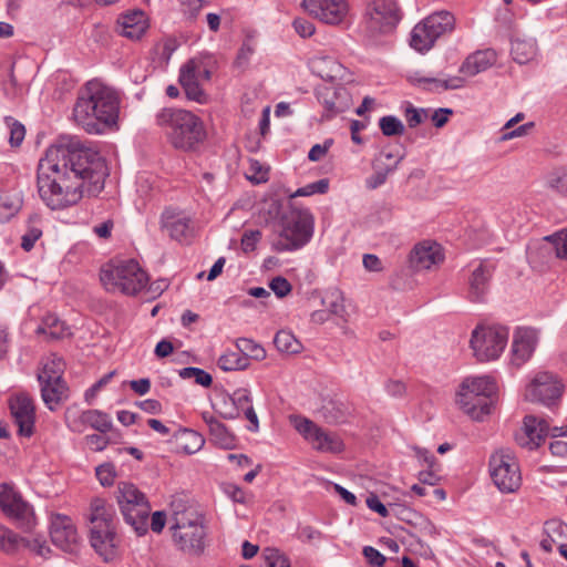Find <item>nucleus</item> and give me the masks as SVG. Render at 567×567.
Here are the masks:
<instances>
[{"mask_svg": "<svg viewBox=\"0 0 567 567\" xmlns=\"http://www.w3.org/2000/svg\"><path fill=\"white\" fill-rule=\"evenodd\" d=\"M107 174L105 159L94 147L80 142L51 145L39 161L38 195L51 210H65L85 195L97 196Z\"/></svg>", "mask_w": 567, "mask_h": 567, "instance_id": "nucleus-1", "label": "nucleus"}, {"mask_svg": "<svg viewBox=\"0 0 567 567\" xmlns=\"http://www.w3.org/2000/svg\"><path fill=\"white\" fill-rule=\"evenodd\" d=\"M120 96L115 90L99 80L89 81L73 109V118L91 134H102L117 124Z\"/></svg>", "mask_w": 567, "mask_h": 567, "instance_id": "nucleus-2", "label": "nucleus"}, {"mask_svg": "<svg viewBox=\"0 0 567 567\" xmlns=\"http://www.w3.org/2000/svg\"><path fill=\"white\" fill-rule=\"evenodd\" d=\"M155 122L176 150L194 151L206 138L203 121L187 110L164 107L156 113Z\"/></svg>", "mask_w": 567, "mask_h": 567, "instance_id": "nucleus-3", "label": "nucleus"}, {"mask_svg": "<svg viewBox=\"0 0 567 567\" xmlns=\"http://www.w3.org/2000/svg\"><path fill=\"white\" fill-rule=\"evenodd\" d=\"M496 60L497 55L494 50H478L470 54L461 64L458 71L462 75H446L441 73L439 76H426L416 72L412 76V81L424 90L435 93L458 90L465 85L466 78H472L486 71Z\"/></svg>", "mask_w": 567, "mask_h": 567, "instance_id": "nucleus-4", "label": "nucleus"}, {"mask_svg": "<svg viewBox=\"0 0 567 567\" xmlns=\"http://www.w3.org/2000/svg\"><path fill=\"white\" fill-rule=\"evenodd\" d=\"M315 218L307 208H291L281 217L280 229L272 243L277 252L295 251L306 246L313 236Z\"/></svg>", "mask_w": 567, "mask_h": 567, "instance_id": "nucleus-5", "label": "nucleus"}, {"mask_svg": "<svg viewBox=\"0 0 567 567\" xmlns=\"http://www.w3.org/2000/svg\"><path fill=\"white\" fill-rule=\"evenodd\" d=\"M100 280L109 292L134 296L146 287L148 276L137 261L131 259L104 265Z\"/></svg>", "mask_w": 567, "mask_h": 567, "instance_id": "nucleus-6", "label": "nucleus"}, {"mask_svg": "<svg viewBox=\"0 0 567 567\" xmlns=\"http://www.w3.org/2000/svg\"><path fill=\"white\" fill-rule=\"evenodd\" d=\"M217 66L216 56L209 52H200L181 66L178 82L188 100L199 104L208 102L203 84L210 81Z\"/></svg>", "mask_w": 567, "mask_h": 567, "instance_id": "nucleus-7", "label": "nucleus"}, {"mask_svg": "<svg viewBox=\"0 0 567 567\" xmlns=\"http://www.w3.org/2000/svg\"><path fill=\"white\" fill-rule=\"evenodd\" d=\"M115 497L124 522L137 536H144L148 530L151 513V505L145 494L133 483L120 482Z\"/></svg>", "mask_w": 567, "mask_h": 567, "instance_id": "nucleus-8", "label": "nucleus"}, {"mask_svg": "<svg viewBox=\"0 0 567 567\" xmlns=\"http://www.w3.org/2000/svg\"><path fill=\"white\" fill-rule=\"evenodd\" d=\"M172 520L171 529L177 548L188 555L202 554L206 537L202 517L193 509H185L175 512Z\"/></svg>", "mask_w": 567, "mask_h": 567, "instance_id": "nucleus-9", "label": "nucleus"}, {"mask_svg": "<svg viewBox=\"0 0 567 567\" xmlns=\"http://www.w3.org/2000/svg\"><path fill=\"white\" fill-rule=\"evenodd\" d=\"M488 472L501 493H515L522 485L520 466L515 453L509 449H499L492 453Z\"/></svg>", "mask_w": 567, "mask_h": 567, "instance_id": "nucleus-10", "label": "nucleus"}, {"mask_svg": "<svg viewBox=\"0 0 567 567\" xmlns=\"http://www.w3.org/2000/svg\"><path fill=\"white\" fill-rule=\"evenodd\" d=\"M64 367L60 357L52 355L44 360L38 372L41 398L51 411H54L68 398V386L62 378Z\"/></svg>", "mask_w": 567, "mask_h": 567, "instance_id": "nucleus-11", "label": "nucleus"}, {"mask_svg": "<svg viewBox=\"0 0 567 567\" xmlns=\"http://www.w3.org/2000/svg\"><path fill=\"white\" fill-rule=\"evenodd\" d=\"M509 331L503 326H477L471 334L470 347L481 362L497 360L508 342Z\"/></svg>", "mask_w": 567, "mask_h": 567, "instance_id": "nucleus-12", "label": "nucleus"}, {"mask_svg": "<svg viewBox=\"0 0 567 567\" xmlns=\"http://www.w3.org/2000/svg\"><path fill=\"white\" fill-rule=\"evenodd\" d=\"M289 422L312 450L330 454H338L344 450L343 441L338 434L324 430L312 420L292 414Z\"/></svg>", "mask_w": 567, "mask_h": 567, "instance_id": "nucleus-13", "label": "nucleus"}, {"mask_svg": "<svg viewBox=\"0 0 567 567\" xmlns=\"http://www.w3.org/2000/svg\"><path fill=\"white\" fill-rule=\"evenodd\" d=\"M402 18L396 0H370L364 13V23L371 34H389Z\"/></svg>", "mask_w": 567, "mask_h": 567, "instance_id": "nucleus-14", "label": "nucleus"}, {"mask_svg": "<svg viewBox=\"0 0 567 567\" xmlns=\"http://www.w3.org/2000/svg\"><path fill=\"white\" fill-rule=\"evenodd\" d=\"M563 384L557 377L547 371L537 372L526 385L524 396L527 401L551 405L559 399Z\"/></svg>", "mask_w": 567, "mask_h": 567, "instance_id": "nucleus-15", "label": "nucleus"}, {"mask_svg": "<svg viewBox=\"0 0 567 567\" xmlns=\"http://www.w3.org/2000/svg\"><path fill=\"white\" fill-rule=\"evenodd\" d=\"M316 97L323 107L322 117L330 120L340 113L349 110L351 105V95L341 84L327 82L316 89Z\"/></svg>", "mask_w": 567, "mask_h": 567, "instance_id": "nucleus-16", "label": "nucleus"}, {"mask_svg": "<svg viewBox=\"0 0 567 567\" xmlns=\"http://www.w3.org/2000/svg\"><path fill=\"white\" fill-rule=\"evenodd\" d=\"M540 339L536 328L519 327L513 334L511 363L517 368L525 364L534 354Z\"/></svg>", "mask_w": 567, "mask_h": 567, "instance_id": "nucleus-17", "label": "nucleus"}, {"mask_svg": "<svg viewBox=\"0 0 567 567\" xmlns=\"http://www.w3.org/2000/svg\"><path fill=\"white\" fill-rule=\"evenodd\" d=\"M302 8L326 24L341 23L349 11L347 0H302Z\"/></svg>", "mask_w": 567, "mask_h": 567, "instance_id": "nucleus-18", "label": "nucleus"}, {"mask_svg": "<svg viewBox=\"0 0 567 567\" xmlns=\"http://www.w3.org/2000/svg\"><path fill=\"white\" fill-rule=\"evenodd\" d=\"M50 536L52 543L68 553H74L79 545V534L72 519L62 514L51 517Z\"/></svg>", "mask_w": 567, "mask_h": 567, "instance_id": "nucleus-19", "label": "nucleus"}, {"mask_svg": "<svg viewBox=\"0 0 567 567\" xmlns=\"http://www.w3.org/2000/svg\"><path fill=\"white\" fill-rule=\"evenodd\" d=\"M0 507L9 517L18 520L21 525L31 526L33 509L12 487L1 486Z\"/></svg>", "mask_w": 567, "mask_h": 567, "instance_id": "nucleus-20", "label": "nucleus"}, {"mask_svg": "<svg viewBox=\"0 0 567 567\" xmlns=\"http://www.w3.org/2000/svg\"><path fill=\"white\" fill-rule=\"evenodd\" d=\"M161 228L177 241L187 240L193 234L190 216L175 207H167L161 215Z\"/></svg>", "mask_w": 567, "mask_h": 567, "instance_id": "nucleus-21", "label": "nucleus"}, {"mask_svg": "<svg viewBox=\"0 0 567 567\" xmlns=\"http://www.w3.org/2000/svg\"><path fill=\"white\" fill-rule=\"evenodd\" d=\"M10 411L18 432L23 436H31L34 429L35 411L32 399L20 393L10 399Z\"/></svg>", "mask_w": 567, "mask_h": 567, "instance_id": "nucleus-22", "label": "nucleus"}, {"mask_svg": "<svg viewBox=\"0 0 567 567\" xmlns=\"http://www.w3.org/2000/svg\"><path fill=\"white\" fill-rule=\"evenodd\" d=\"M90 543L105 561H111L118 555L120 538L114 526L90 528Z\"/></svg>", "mask_w": 567, "mask_h": 567, "instance_id": "nucleus-23", "label": "nucleus"}, {"mask_svg": "<svg viewBox=\"0 0 567 567\" xmlns=\"http://www.w3.org/2000/svg\"><path fill=\"white\" fill-rule=\"evenodd\" d=\"M494 267L488 261H478L471 265L468 277V297L472 301H483L489 289V280Z\"/></svg>", "mask_w": 567, "mask_h": 567, "instance_id": "nucleus-24", "label": "nucleus"}, {"mask_svg": "<svg viewBox=\"0 0 567 567\" xmlns=\"http://www.w3.org/2000/svg\"><path fill=\"white\" fill-rule=\"evenodd\" d=\"M444 259L440 244L424 240L414 246L411 251L410 261L416 270H429L441 264Z\"/></svg>", "mask_w": 567, "mask_h": 567, "instance_id": "nucleus-25", "label": "nucleus"}, {"mask_svg": "<svg viewBox=\"0 0 567 567\" xmlns=\"http://www.w3.org/2000/svg\"><path fill=\"white\" fill-rule=\"evenodd\" d=\"M551 427L545 419L535 415H527L524 419L523 434L517 437L518 444L528 449H537L547 435H550Z\"/></svg>", "mask_w": 567, "mask_h": 567, "instance_id": "nucleus-26", "label": "nucleus"}, {"mask_svg": "<svg viewBox=\"0 0 567 567\" xmlns=\"http://www.w3.org/2000/svg\"><path fill=\"white\" fill-rule=\"evenodd\" d=\"M148 27V19L142 10H132L121 14L116 23L118 34L133 41L140 40Z\"/></svg>", "mask_w": 567, "mask_h": 567, "instance_id": "nucleus-27", "label": "nucleus"}, {"mask_svg": "<svg viewBox=\"0 0 567 567\" xmlns=\"http://www.w3.org/2000/svg\"><path fill=\"white\" fill-rule=\"evenodd\" d=\"M456 404L465 414L475 421H482L492 411V399L478 396L474 393L465 399V396L461 395V386L456 393Z\"/></svg>", "mask_w": 567, "mask_h": 567, "instance_id": "nucleus-28", "label": "nucleus"}, {"mask_svg": "<svg viewBox=\"0 0 567 567\" xmlns=\"http://www.w3.org/2000/svg\"><path fill=\"white\" fill-rule=\"evenodd\" d=\"M309 66L316 75L332 82L341 78L343 66L333 56L317 54L309 60Z\"/></svg>", "mask_w": 567, "mask_h": 567, "instance_id": "nucleus-29", "label": "nucleus"}, {"mask_svg": "<svg viewBox=\"0 0 567 567\" xmlns=\"http://www.w3.org/2000/svg\"><path fill=\"white\" fill-rule=\"evenodd\" d=\"M461 395L468 398L473 393L478 396L492 399L496 392L495 381L487 375L470 377L461 383Z\"/></svg>", "mask_w": 567, "mask_h": 567, "instance_id": "nucleus-30", "label": "nucleus"}, {"mask_svg": "<svg viewBox=\"0 0 567 567\" xmlns=\"http://www.w3.org/2000/svg\"><path fill=\"white\" fill-rule=\"evenodd\" d=\"M113 509L107 505L105 499L96 497L91 501L87 514L91 528L113 526Z\"/></svg>", "mask_w": 567, "mask_h": 567, "instance_id": "nucleus-31", "label": "nucleus"}, {"mask_svg": "<svg viewBox=\"0 0 567 567\" xmlns=\"http://www.w3.org/2000/svg\"><path fill=\"white\" fill-rule=\"evenodd\" d=\"M538 44L534 38L516 37L512 40L511 53L515 62L526 64L538 55Z\"/></svg>", "mask_w": 567, "mask_h": 567, "instance_id": "nucleus-32", "label": "nucleus"}, {"mask_svg": "<svg viewBox=\"0 0 567 567\" xmlns=\"http://www.w3.org/2000/svg\"><path fill=\"white\" fill-rule=\"evenodd\" d=\"M429 29H432L431 38L436 40L454 29L455 19L449 11L435 12L424 19Z\"/></svg>", "mask_w": 567, "mask_h": 567, "instance_id": "nucleus-33", "label": "nucleus"}, {"mask_svg": "<svg viewBox=\"0 0 567 567\" xmlns=\"http://www.w3.org/2000/svg\"><path fill=\"white\" fill-rule=\"evenodd\" d=\"M210 434V440L214 444L225 450H230L235 446V437L228 432L226 426L214 419L213 416H204Z\"/></svg>", "mask_w": 567, "mask_h": 567, "instance_id": "nucleus-34", "label": "nucleus"}, {"mask_svg": "<svg viewBox=\"0 0 567 567\" xmlns=\"http://www.w3.org/2000/svg\"><path fill=\"white\" fill-rule=\"evenodd\" d=\"M224 401L234 405L229 410H221L220 414L225 419H236L243 410L251 406V396L247 389H237L231 395H224Z\"/></svg>", "mask_w": 567, "mask_h": 567, "instance_id": "nucleus-35", "label": "nucleus"}, {"mask_svg": "<svg viewBox=\"0 0 567 567\" xmlns=\"http://www.w3.org/2000/svg\"><path fill=\"white\" fill-rule=\"evenodd\" d=\"M432 29H429L423 20L417 23L411 32V47L419 52L429 51L435 43L436 38H431Z\"/></svg>", "mask_w": 567, "mask_h": 567, "instance_id": "nucleus-36", "label": "nucleus"}, {"mask_svg": "<svg viewBox=\"0 0 567 567\" xmlns=\"http://www.w3.org/2000/svg\"><path fill=\"white\" fill-rule=\"evenodd\" d=\"M37 331L52 339H60L71 334L70 328L54 315L45 316Z\"/></svg>", "mask_w": 567, "mask_h": 567, "instance_id": "nucleus-37", "label": "nucleus"}, {"mask_svg": "<svg viewBox=\"0 0 567 567\" xmlns=\"http://www.w3.org/2000/svg\"><path fill=\"white\" fill-rule=\"evenodd\" d=\"M218 367L223 371L245 370L249 365V361L241 352L236 350H226L217 361Z\"/></svg>", "mask_w": 567, "mask_h": 567, "instance_id": "nucleus-38", "label": "nucleus"}, {"mask_svg": "<svg viewBox=\"0 0 567 567\" xmlns=\"http://www.w3.org/2000/svg\"><path fill=\"white\" fill-rule=\"evenodd\" d=\"M278 351L287 354H297L302 350L301 342L289 330H279L274 339Z\"/></svg>", "mask_w": 567, "mask_h": 567, "instance_id": "nucleus-39", "label": "nucleus"}, {"mask_svg": "<svg viewBox=\"0 0 567 567\" xmlns=\"http://www.w3.org/2000/svg\"><path fill=\"white\" fill-rule=\"evenodd\" d=\"M22 199L18 194H0V221L6 223L21 208Z\"/></svg>", "mask_w": 567, "mask_h": 567, "instance_id": "nucleus-40", "label": "nucleus"}, {"mask_svg": "<svg viewBox=\"0 0 567 567\" xmlns=\"http://www.w3.org/2000/svg\"><path fill=\"white\" fill-rule=\"evenodd\" d=\"M332 298L328 306L329 311L347 322L353 312L351 301L347 300L340 292L332 295Z\"/></svg>", "mask_w": 567, "mask_h": 567, "instance_id": "nucleus-41", "label": "nucleus"}, {"mask_svg": "<svg viewBox=\"0 0 567 567\" xmlns=\"http://www.w3.org/2000/svg\"><path fill=\"white\" fill-rule=\"evenodd\" d=\"M84 421L87 425L95 429L99 432L106 433L112 427V420L107 413L100 410H87L84 411Z\"/></svg>", "mask_w": 567, "mask_h": 567, "instance_id": "nucleus-42", "label": "nucleus"}, {"mask_svg": "<svg viewBox=\"0 0 567 567\" xmlns=\"http://www.w3.org/2000/svg\"><path fill=\"white\" fill-rule=\"evenodd\" d=\"M236 348L249 360L250 358L261 361L266 358V350L257 342L248 338H239Z\"/></svg>", "mask_w": 567, "mask_h": 567, "instance_id": "nucleus-43", "label": "nucleus"}, {"mask_svg": "<svg viewBox=\"0 0 567 567\" xmlns=\"http://www.w3.org/2000/svg\"><path fill=\"white\" fill-rule=\"evenodd\" d=\"M41 235L42 229L39 226V217L33 216L29 219L28 229L21 238V247L25 251L31 250L34 247L35 241L40 239Z\"/></svg>", "mask_w": 567, "mask_h": 567, "instance_id": "nucleus-44", "label": "nucleus"}, {"mask_svg": "<svg viewBox=\"0 0 567 567\" xmlns=\"http://www.w3.org/2000/svg\"><path fill=\"white\" fill-rule=\"evenodd\" d=\"M181 440L182 449L187 454H194L198 452L205 444V439L203 435L193 430H184Z\"/></svg>", "mask_w": 567, "mask_h": 567, "instance_id": "nucleus-45", "label": "nucleus"}, {"mask_svg": "<svg viewBox=\"0 0 567 567\" xmlns=\"http://www.w3.org/2000/svg\"><path fill=\"white\" fill-rule=\"evenodd\" d=\"M379 127L385 136H398L404 133V125L400 118L386 115L379 120Z\"/></svg>", "mask_w": 567, "mask_h": 567, "instance_id": "nucleus-46", "label": "nucleus"}, {"mask_svg": "<svg viewBox=\"0 0 567 567\" xmlns=\"http://www.w3.org/2000/svg\"><path fill=\"white\" fill-rule=\"evenodd\" d=\"M24 540L9 528L0 525V546L6 553L16 551Z\"/></svg>", "mask_w": 567, "mask_h": 567, "instance_id": "nucleus-47", "label": "nucleus"}, {"mask_svg": "<svg viewBox=\"0 0 567 567\" xmlns=\"http://www.w3.org/2000/svg\"><path fill=\"white\" fill-rule=\"evenodd\" d=\"M395 171V163L394 164H386L384 167H381L378 165V169L365 179V186L369 189H375L380 186H382L385 182L388 176Z\"/></svg>", "mask_w": 567, "mask_h": 567, "instance_id": "nucleus-48", "label": "nucleus"}, {"mask_svg": "<svg viewBox=\"0 0 567 567\" xmlns=\"http://www.w3.org/2000/svg\"><path fill=\"white\" fill-rule=\"evenodd\" d=\"M329 188V182L326 178L319 179L317 182L307 184L300 188H298L295 193L289 195V198H296L299 196H311L315 194H324Z\"/></svg>", "mask_w": 567, "mask_h": 567, "instance_id": "nucleus-49", "label": "nucleus"}, {"mask_svg": "<svg viewBox=\"0 0 567 567\" xmlns=\"http://www.w3.org/2000/svg\"><path fill=\"white\" fill-rule=\"evenodd\" d=\"M545 532L556 540L557 548L559 544H567V525L560 520H550L545 524Z\"/></svg>", "mask_w": 567, "mask_h": 567, "instance_id": "nucleus-50", "label": "nucleus"}, {"mask_svg": "<svg viewBox=\"0 0 567 567\" xmlns=\"http://www.w3.org/2000/svg\"><path fill=\"white\" fill-rule=\"evenodd\" d=\"M4 123L10 132L9 143L11 144V146L21 145L25 136L24 126L20 122L16 121L13 117L10 116L4 118Z\"/></svg>", "mask_w": 567, "mask_h": 567, "instance_id": "nucleus-51", "label": "nucleus"}, {"mask_svg": "<svg viewBox=\"0 0 567 567\" xmlns=\"http://www.w3.org/2000/svg\"><path fill=\"white\" fill-rule=\"evenodd\" d=\"M266 567H290L288 558L276 548H266L262 553Z\"/></svg>", "mask_w": 567, "mask_h": 567, "instance_id": "nucleus-52", "label": "nucleus"}, {"mask_svg": "<svg viewBox=\"0 0 567 567\" xmlns=\"http://www.w3.org/2000/svg\"><path fill=\"white\" fill-rule=\"evenodd\" d=\"M96 477L102 486L110 487L114 484L116 478V471L113 464L105 463L96 467Z\"/></svg>", "mask_w": 567, "mask_h": 567, "instance_id": "nucleus-53", "label": "nucleus"}, {"mask_svg": "<svg viewBox=\"0 0 567 567\" xmlns=\"http://www.w3.org/2000/svg\"><path fill=\"white\" fill-rule=\"evenodd\" d=\"M84 411H68L66 413V425L72 432L81 433L84 431V427L87 425V422L84 421Z\"/></svg>", "mask_w": 567, "mask_h": 567, "instance_id": "nucleus-54", "label": "nucleus"}, {"mask_svg": "<svg viewBox=\"0 0 567 567\" xmlns=\"http://www.w3.org/2000/svg\"><path fill=\"white\" fill-rule=\"evenodd\" d=\"M556 249V255L559 258H567V229L547 237Z\"/></svg>", "mask_w": 567, "mask_h": 567, "instance_id": "nucleus-55", "label": "nucleus"}, {"mask_svg": "<svg viewBox=\"0 0 567 567\" xmlns=\"http://www.w3.org/2000/svg\"><path fill=\"white\" fill-rule=\"evenodd\" d=\"M260 238L261 233L258 229L246 230L241 237V249L245 252L254 251Z\"/></svg>", "mask_w": 567, "mask_h": 567, "instance_id": "nucleus-56", "label": "nucleus"}, {"mask_svg": "<svg viewBox=\"0 0 567 567\" xmlns=\"http://www.w3.org/2000/svg\"><path fill=\"white\" fill-rule=\"evenodd\" d=\"M269 288L279 298L286 297L291 291L290 282L285 277L281 276L271 279V281L269 282Z\"/></svg>", "mask_w": 567, "mask_h": 567, "instance_id": "nucleus-57", "label": "nucleus"}, {"mask_svg": "<svg viewBox=\"0 0 567 567\" xmlns=\"http://www.w3.org/2000/svg\"><path fill=\"white\" fill-rule=\"evenodd\" d=\"M547 185L557 190V192H566L567 190V174L561 171L553 172L547 177Z\"/></svg>", "mask_w": 567, "mask_h": 567, "instance_id": "nucleus-58", "label": "nucleus"}, {"mask_svg": "<svg viewBox=\"0 0 567 567\" xmlns=\"http://www.w3.org/2000/svg\"><path fill=\"white\" fill-rule=\"evenodd\" d=\"M292 25L296 32L302 38L311 37L316 30L313 23L303 18L295 19Z\"/></svg>", "mask_w": 567, "mask_h": 567, "instance_id": "nucleus-59", "label": "nucleus"}, {"mask_svg": "<svg viewBox=\"0 0 567 567\" xmlns=\"http://www.w3.org/2000/svg\"><path fill=\"white\" fill-rule=\"evenodd\" d=\"M363 555L368 563L372 566L382 567L385 563V557L372 546H365L363 548Z\"/></svg>", "mask_w": 567, "mask_h": 567, "instance_id": "nucleus-60", "label": "nucleus"}, {"mask_svg": "<svg viewBox=\"0 0 567 567\" xmlns=\"http://www.w3.org/2000/svg\"><path fill=\"white\" fill-rule=\"evenodd\" d=\"M254 53L255 48L249 42H244L240 49L238 50L236 64L240 68L246 66L249 63Z\"/></svg>", "mask_w": 567, "mask_h": 567, "instance_id": "nucleus-61", "label": "nucleus"}, {"mask_svg": "<svg viewBox=\"0 0 567 567\" xmlns=\"http://www.w3.org/2000/svg\"><path fill=\"white\" fill-rule=\"evenodd\" d=\"M85 442L89 449L95 452L103 451L109 444V440L100 434L86 435Z\"/></svg>", "mask_w": 567, "mask_h": 567, "instance_id": "nucleus-62", "label": "nucleus"}, {"mask_svg": "<svg viewBox=\"0 0 567 567\" xmlns=\"http://www.w3.org/2000/svg\"><path fill=\"white\" fill-rule=\"evenodd\" d=\"M422 533L429 536H436L437 529L435 525L425 516L415 514V523H414Z\"/></svg>", "mask_w": 567, "mask_h": 567, "instance_id": "nucleus-63", "label": "nucleus"}, {"mask_svg": "<svg viewBox=\"0 0 567 567\" xmlns=\"http://www.w3.org/2000/svg\"><path fill=\"white\" fill-rule=\"evenodd\" d=\"M365 503L369 509L378 513L381 517L389 516V511L386 506L380 501V498L377 495L371 494L370 496H368Z\"/></svg>", "mask_w": 567, "mask_h": 567, "instance_id": "nucleus-64", "label": "nucleus"}]
</instances>
